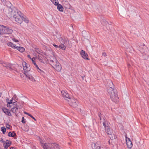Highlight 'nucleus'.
<instances>
[{"instance_id":"f257e3e1","label":"nucleus","mask_w":149,"mask_h":149,"mask_svg":"<svg viewBox=\"0 0 149 149\" xmlns=\"http://www.w3.org/2000/svg\"><path fill=\"white\" fill-rule=\"evenodd\" d=\"M107 92L112 100L115 102L118 101L119 98L117 95L116 90L114 89V86L113 87H109L108 88Z\"/></svg>"},{"instance_id":"f03ea898","label":"nucleus","mask_w":149,"mask_h":149,"mask_svg":"<svg viewBox=\"0 0 149 149\" xmlns=\"http://www.w3.org/2000/svg\"><path fill=\"white\" fill-rule=\"evenodd\" d=\"M8 17L9 18L13 17L19 13V11L17 8L14 7L6 8L5 10Z\"/></svg>"},{"instance_id":"7ed1b4c3","label":"nucleus","mask_w":149,"mask_h":149,"mask_svg":"<svg viewBox=\"0 0 149 149\" xmlns=\"http://www.w3.org/2000/svg\"><path fill=\"white\" fill-rule=\"evenodd\" d=\"M67 101L70 105L74 108L77 107L79 104L77 100L73 97L68 98Z\"/></svg>"},{"instance_id":"20e7f679","label":"nucleus","mask_w":149,"mask_h":149,"mask_svg":"<svg viewBox=\"0 0 149 149\" xmlns=\"http://www.w3.org/2000/svg\"><path fill=\"white\" fill-rule=\"evenodd\" d=\"M12 32V30L3 25H0V36L5 34L10 33Z\"/></svg>"},{"instance_id":"39448f33","label":"nucleus","mask_w":149,"mask_h":149,"mask_svg":"<svg viewBox=\"0 0 149 149\" xmlns=\"http://www.w3.org/2000/svg\"><path fill=\"white\" fill-rule=\"evenodd\" d=\"M50 62L53 63V65L54 66L53 67L56 71L58 72L61 71L62 69V67L61 64L58 61L56 60L54 61L51 60Z\"/></svg>"},{"instance_id":"423d86ee","label":"nucleus","mask_w":149,"mask_h":149,"mask_svg":"<svg viewBox=\"0 0 149 149\" xmlns=\"http://www.w3.org/2000/svg\"><path fill=\"white\" fill-rule=\"evenodd\" d=\"M103 120H104L103 124L104 127L106 132L108 134H111V132L110 130V128L108 126L107 122L105 120L104 118H103Z\"/></svg>"},{"instance_id":"0eeeda50","label":"nucleus","mask_w":149,"mask_h":149,"mask_svg":"<svg viewBox=\"0 0 149 149\" xmlns=\"http://www.w3.org/2000/svg\"><path fill=\"white\" fill-rule=\"evenodd\" d=\"M15 102H16V100H15V102L13 103V105L11 107V108L10 110V111L14 113L19 112L18 109L19 106L17 105Z\"/></svg>"},{"instance_id":"6e6552de","label":"nucleus","mask_w":149,"mask_h":149,"mask_svg":"<svg viewBox=\"0 0 149 149\" xmlns=\"http://www.w3.org/2000/svg\"><path fill=\"white\" fill-rule=\"evenodd\" d=\"M22 13L20 12H19V13L16 16L13 18L15 19V21L17 23L20 24L22 22V17L21 16Z\"/></svg>"},{"instance_id":"1a4fd4ad","label":"nucleus","mask_w":149,"mask_h":149,"mask_svg":"<svg viewBox=\"0 0 149 149\" xmlns=\"http://www.w3.org/2000/svg\"><path fill=\"white\" fill-rule=\"evenodd\" d=\"M93 144L92 145V148L93 149H104L102 146L101 143L100 141H97L94 143V146H93Z\"/></svg>"},{"instance_id":"9d476101","label":"nucleus","mask_w":149,"mask_h":149,"mask_svg":"<svg viewBox=\"0 0 149 149\" xmlns=\"http://www.w3.org/2000/svg\"><path fill=\"white\" fill-rule=\"evenodd\" d=\"M0 63L2 64L3 66L7 68V69L9 70L13 69L12 66L13 65L8 63H3V61L0 60Z\"/></svg>"},{"instance_id":"9b49d317","label":"nucleus","mask_w":149,"mask_h":149,"mask_svg":"<svg viewBox=\"0 0 149 149\" xmlns=\"http://www.w3.org/2000/svg\"><path fill=\"white\" fill-rule=\"evenodd\" d=\"M61 94L62 96L64 97L65 100L68 101V98H70L69 94L67 92L64 91H61Z\"/></svg>"},{"instance_id":"f8f14e48","label":"nucleus","mask_w":149,"mask_h":149,"mask_svg":"<svg viewBox=\"0 0 149 149\" xmlns=\"http://www.w3.org/2000/svg\"><path fill=\"white\" fill-rule=\"evenodd\" d=\"M81 55L84 59L88 60V56L85 51L82 50L81 52Z\"/></svg>"},{"instance_id":"ddd939ff","label":"nucleus","mask_w":149,"mask_h":149,"mask_svg":"<svg viewBox=\"0 0 149 149\" xmlns=\"http://www.w3.org/2000/svg\"><path fill=\"white\" fill-rule=\"evenodd\" d=\"M3 112L6 115L9 116H11L12 115L10 112L8 111V110L5 108L3 107L2 108Z\"/></svg>"},{"instance_id":"4468645a","label":"nucleus","mask_w":149,"mask_h":149,"mask_svg":"<svg viewBox=\"0 0 149 149\" xmlns=\"http://www.w3.org/2000/svg\"><path fill=\"white\" fill-rule=\"evenodd\" d=\"M57 6V9L60 12H63V11L64 8L63 6L59 3L56 4Z\"/></svg>"},{"instance_id":"2eb2a0df","label":"nucleus","mask_w":149,"mask_h":149,"mask_svg":"<svg viewBox=\"0 0 149 149\" xmlns=\"http://www.w3.org/2000/svg\"><path fill=\"white\" fill-rule=\"evenodd\" d=\"M11 144V143L10 141H8V142H5L3 143V146H4L5 149H7L10 146Z\"/></svg>"},{"instance_id":"dca6fc26","label":"nucleus","mask_w":149,"mask_h":149,"mask_svg":"<svg viewBox=\"0 0 149 149\" xmlns=\"http://www.w3.org/2000/svg\"><path fill=\"white\" fill-rule=\"evenodd\" d=\"M59 41L63 44H65L68 41H69L67 38H62Z\"/></svg>"},{"instance_id":"f3484780","label":"nucleus","mask_w":149,"mask_h":149,"mask_svg":"<svg viewBox=\"0 0 149 149\" xmlns=\"http://www.w3.org/2000/svg\"><path fill=\"white\" fill-rule=\"evenodd\" d=\"M126 144L127 147L131 149L132 146L133 145L131 141H129L126 142Z\"/></svg>"},{"instance_id":"a211bd4d","label":"nucleus","mask_w":149,"mask_h":149,"mask_svg":"<svg viewBox=\"0 0 149 149\" xmlns=\"http://www.w3.org/2000/svg\"><path fill=\"white\" fill-rule=\"evenodd\" d=\"M7 45L8 46L10 47L16 49L17 47V46L15 45L10 42H8Z\"/></svg>"},{"instance_id":"6ab92c4d","label":"nucleus","mask_w":149,"mask_h":149,"mask_svg":"<svg viewBox=\"0 0 149 149\" xmlns=\"http://www.w3.org/2000/svg\"><path fill=\"white\" fill-rule=\"evenodd\" d=\"M14 97H13L12 99H11L10 100V102H9L8 103V104H7V106L8 107H11L13 105V103L14 102H13V98H14Z\"/></svg>"},{"instance_id":"aec40b11","label":"nucleus","mask_w":149,"mask_h":149,"mask_svg":"<svg viewBox=\"0 0 149 149\" xmlns=\"http://www.w3.org/2000/svg\"><path fill=\"white\" fill-rule=\"evenodd\" d=\"M6 5L7 8H10L12 7H13L12 6V5L11 3L9 1H6Z\"/></svg>"},{"instance_id":"412c9836","label":"nucleus","mask_w":149,"mask_h":149,"mask_svg":"<svg viewBox=\"0 0 149 149\" xmlns=\"http://www.w3.org/2000/svg\"><path fill=\"white\" fill-rule=\"evenodd\" d=\"M23 69L25 72V73H24V74H25V75L26 76H27V74H26L25 73H26V72H28V71L30 70V68L28 67L27 65L25 67H24V68Z\"/></svg>"},{"instance_id":"4be33fe9","label":"nucleus","mask_w":149,"mask_h":149,"mask_svg":"<svg viewBox=\"0 0 149 149\" xmlns=\"http://www.w3.org/2000/svg\"><path fill=\"white\" fill-rule=\"evenodd\" d=\"M8 136L10 137H14L16 136V134L14 132H9L8 133Z\"/></svg>"},{"instance_id":"5701e85b","label":"nucleus","mask_w":149,"mask_h":149,"mask_svg":"<svg viewBox=\"0 0 149 149\" xmlns=\"http://www.w3.org/2000/svg\"><path fill=\"white\" fill-rule=\"evenodd\" d=\"M20 52H23L25 51V49L22 47H18L17 46V47L16 48Z\"/></svg>"},{"instance_id":"b1692460","label":"nucleus","mask_w":149,"mask_h":149,"mask_svg":"<svg viewBox=\"0 0 149 149\" xmlns=\"http://www.w3.org/2000/svg\"><path fill=\"white\" fill-rule=\"evenodd\" d=\"M58 48H59L60 49H61L63 50H65L66 48V47L64 45V44L62 43L58 46Z\"/></svg>"},{"instance_id":"393cba45","label":"nucleus","mask_w":149,"mask_h":149,"mask_svg":"<svg viewBox=\"0 0 149 149\" xmlns=\"http://www.w3.org/2000/svg\"><path fill=\"white\" fill-rule=\"evenodd\" d=\"M35 58L33 57L32 58V62L34 64L35 66L36 67L37 69H38V66L36 64V63L35 61Z\"/></svg>"},{"instance_id":"a878e982","label":"nucleus","mask_w":149,"mask_h":149,"mask_svg":"<svg viewBox=\"0 0 149 149\" xmlns=\"http://www.w3.org/2000/svg\"><path fill=\"white\" fill-rule=\"evenodd\" d=\"M42 146L44 149H48L49 148V146L46 143H45L44 144H42Z\"/></svg>"},{"instance_id":"bb28decb","label":"nucleus","mask_w":149,"mask_h":149,"mask_svg":"<svg viewBox=\"0 0 149 149\" xmlns=\"http://www.w3.org/2000/svg\"><path fill=\"white\" fill-rule=\"evenodd\" d=\"M22 20L24 21L26 23H28L29 22V20L27 18L24 17L23 16L22 17Z\"/></svg>"},{"instance_id":"cd10ccee","label":"nucleus","mask_w":149,"mask_h":149,"mask_svg":"<svg viewBox=\"0 0 149 149\" xmlns=\"http://www.w3.org/2000/svg\"><path fill=\"white\" fill-rule=\"evenodd\" d=\"M24 113L26 114L27 115H28L30 117H31V118H32L33 119L35 120L36 121V119H35L32 115L31 114H29V113L26 112H24Z\"/></svg>"},{"instance_id":"c85d7f7f","label":"nucleus","mask_w":149,"mask_h":149,"mask_svg":"<svg viewBox=\"0 0 149 149\" xmlns=\"http://www.w3.org/2000/svg\"><path fill=\"white\" fill-rule=\"evenodd\" d=\"M51 145L52 146H53L54 147H56V148H59L58 147L59 145L58 144H57L56 143H52L51 144Z\"/></svg>"},{"instance_id":"c756f323","label":"nucleus","mask_w":149,"mask_h":149,"mask_svg":"<svg viewBox=\"0 0 149 149\" xmlns=\"http://www.w3.org/2000/svg\"><path fill=\"white\" fill-rule=\"evenodd\" d=\"M1 130L2 131L3 133L4 134L6 132V128L4 127H1Z\"/></svg>"},{"instance_id":"7c9ffc66","label":"nucleus","mask_w":149,"mask_h":149,"mask_svg":"<svg viewBox=\"0 0 149 149\" xmlns=\"http://www.w3.org/2000/svg\"><path fill=\"white\" fill-rule=\"evenodd\" d=\"M56 38L59 40H60L62 37L61 36L60 34L58 33H56Z\"/></svg>"},{"instance_id":"2f4dec72","label":"nucleus","mask_w":149,"mask_h":149,"mask_svg":"<svg viewBox=\"0 0 149 149\" xmlns=\"http://www.w3.org/2000/svg\"><path fill=\"white\" fill-rule=\"evenodd\" d=\"M56 6V4L59 3L58 2V1H51Z\"/></svg>"},{"instance_id":"473e14b6","label":"nucleus","mask_w":149,"mask_h":149,"mask_svg":"<svg viewBox=\"0 0 149 149\" xmlns=\"http://www.w3.org/2000/svg\"><path fill=\"white\" fill-rule=\"evenodd\" d=\"M143 58H144L145 60H146L148 59V55H146V54H145V55H143Z\"/></svg>"},{"instance_id":"72a5a7b5","label":"nucleus","mask_w":149,"mask_h":149,"mask_svg":"<svg viewBox=\"0 0 149 149\" xmlns=\"http://www.w3.org/2000/svg\"><path fill=\"white\" fill-rule=\"evenodd\" d=\"M39 141H40V143L41 144V146H42V144H44L45 143H44L42 140V139H39Z\"/></svg>"},{"instance_id":"f704fd0d","label":"nucleus","mask_w":149,"mask_h":149,"mask_svg":"<svg viewBox=\"0 0 149 149\" xmlns=\"http://www.w3.org/2000/svg\"><path fill=\"white\" fill-rule=\"evenodd\" d=\"M125 138H126V142H127V141H131L129 138H128L127 137L126 134V135H125Z\"/></svg>"},{"instance_id":"c9c22d12","label":"nucleus","mask_w":149,"mask_h":149,"mask_svg":"<svg viewBox=\"0 0 149 149\" xmlns=\"http://www.w3.org/2000/svg\"><path fill=\"white\" fill-rule=\"evenodd\" d=\"M10 125L8 124L6 125V127L7 129H10Z\"/></svg>"},{"instance_id":"e433bc0d","label":"nucleus","mask_w":149,"mask_h":149,"mask_svg":"<svg viewBox=\"0 0 149 149\" xmlns=\"http://www.w3.org/2000/svg\"><path fill=\"white\" fill-rule=\"evenodd\" d=\"M22 65L24 68V67H25L27 65L26 63V62H24V63H23Z\"/></svg>"},{"instance_id":"4c0bfd02","label":"nucleus","mask_w":149,"mask_h":149,"mask_svg":"<svg viewBox=\"0 0 149 149\" xmlns=\"http://www.w3.org/2000/svg\"><path fill=\"white\" fill-rule=\"evenodd\" d=\"M25 119H24V117H23L22 118V122L24 123H25V122L24 121V120Z\"/></svg>"},{"instance_id":"58836bf2","label":"nucleus","mask_w":149,"mask_h":149,"mask_svg":"<svg viewBox=\"0 0 149 149\" xmlns=\"http://www.w3.org/2000/svg\"><path fill=\"white\" fill-rule=\"evenodd\" d=\"M113 135V136H112V137H110L111 139H115L116 138V136L114 135V134Z\"/></svg>"},{"instance_id":"ea45409f","label":"nucleus","mask_w":149,"mask_h":149,"mask_svg":"<svg viewBox=\"0 0 149 149\" xmlns=\"http://www.w3.org/2000/svg\"><path fill=\"white\" fill-rule=\"evenodd\" d=\"M102 55L103 56H104V57L106 56H107L106 54V53L105 52H104L102 53Z\"/></svg>"},{"instance_id":"a19ab883","label":"nucleus","mask_w":149,"mask_h":149,"mask_svg":"<svg viewBox=\"0 0 149 149\" xmlns=\"http://www.w3.org/2000/svg\"><path fill=\"white\" fill-rule=\"evenodd\" d=\"M0 141L2 143H5V141H3V139L2 138L1 139Z\"/></svg>"},{"instance_id":"79ce46f5","label":"nucleus","mask_w":149,"mask_h":149,"mask_svg":"<svg viewBox=\"0 0 149 149\" xmlns=\"http://www.w3.org/2000/svg\"><path fill=\"white\" fill-rule=\"evenodd\" d=\"M53 45L56 48H58V46L57 45H56V44H53Z\"/></svg>"},{"instance_id":"37998d69","label":"nucleus","mask_w":149,"mask_h":149,"mask_svg":"<svg viewBox=\"0 0 149 149\" xmlns=\"http://www.w3.org/2000/svg\"><path fill=\"white\" fill-rule=\"evenodd\" d=\"M38 70H39V71H38V72L40 73H41V72H43L42 71L41 69H40L39 67H38V69H37Z\"/></svg>"},{"instance_id":"c03bdc74","label":"nucleus","mask_w":149,"mask_h":149,"mask_svg":"<svg viewBox=\"0 0 149 149\" xmlns=\"http://www.w3.org/2000/svg\"><path fill=\"white\" fill-rule=\"evenodd\" d=\"M6 101L7 103V104H8V103L10 102V100L8 98L6 100Z\"/></svg>"},{"instance_id":"a18cd8bd","label":"nucleus","mask_w":149,"mask_h":149,"mask_svg":"<svg viewBox=\"0 0 149 149\" xmlns=\"http://www.w3.org/2000/svg\"><path fill=\"white\" fill-rule=\"evenodd\" d=\"M104 20L105 21V24H103L104 25L105 24L107 25V24H108V23L107 22V21H106L105 20V19H104Z\"/></svg>"},{"instance_id":"49530a36","label":"nucleus","mask_w":149,"mask_h":149,"mask_svg":"<svg viewBox=\"0 0 149 149\" xmlns=\"http://www.w3.org/2000/svg\"><path fill=\"white\" fill-rule=\"evenodd\" d=\"M27 57H28V58H30V59H31V60H32V58H31V56H30V55H28V56H27Z\"/></svg>"},{"instance_id":"de8ad7c7","label":"nucleus","mask_w":149,"mask_h":149,"mask_svg":"<svg viewBox=\"0 0 149 149\" xmlns=\"http://www.w3.org/2000/svg\"><path fill=\"white\" fill-rule=\"evenodd\" d=\"M98 116H99V117H100L101 116H102L101 113H99V114H98Z\"/></svg>"},{"instance_id":"09e8293b","label":"nucleus","mask_w":149,"mask_h":149,"mask_svg":"<svg viewBox=\"0 0 149 149\" xmlns=\"http://www.w3.org/2000/svg\"><path fill=\"white\" fill-rule=\"evenodd\" d=\"M13 41L16 42H18V40L15 39L13 40Z\"/></svg>"},{"instance_id":"8fccbe9b","label":"nucleus","mask_w":149,"mask_h":149,"mask_svg":"<svg viewBox=\"0 0 149 149\" xmlns=\"http://www.w3.org/2000/svg\"><path fill=\"white\" fill-rule=\"evenodd\" d=\"M10 149H15V148L13 147H11L10 148Z\"/></svg>"},{"instance_id":"3c124183","label":"nucleus","mask_w":149,"mask_h":149,"mask_svg":"<svg viewBox=\"0 0 149 149\" xmlns=\"http://www.w3.org/2000/svg\"><path fill=\"white\" fill-rule=\"evenodd\" d=\"M99 118H100V120H102V116H101L100 117H99Z\"/></svg>"},{"instance_id":"603ef678","label":"nucleus","mask_w":149,"mask_h":149,"mask_svg":"<svg viewBox=\"0 0 149 149\" xmlns=\"http://www.w3.org/2000/svg\"><path fill=\"white\" fill-rule=\"evenodd\" d=\"M81 77H82V79H84V77H85V76H82Z\"/></svg>"},{"instance_id":"864d4df0","label":"nucleus","mask_w":149,"mask_h":149,"mask_svg":"<svg viewBox=\"0 0 149 149\" xmlns=\"http://www.w3.org/2000/svg\"><path fill=\"white\" fill-rule=\"evenodd\" d=\"M38 59L40 60H42L41 59V58H40V57L38 58Z\"/></svg>"},{"instance_id":"5fc2aeb1","label":"nucleus","mask_w":149,"mask_h":149,"mask_svg":"<svg viewBox=\"0 0 149 149\" xmlns=\"http://www.w3.org/2000/svg\"><path fill=\"white\" fill-rule=\"evenodd\" d=\"M8 141H9L8 140H6V142H8Z\"/></svg>"},{"instance_id":"6e6d98bb","label":"nucleus","mask_w":149,"mask_h":149,"mask_svg":"<svg viewBox=\"0 0 149 149\" xmlns=\"http://www.w3.org/2000/svg\"><path fill=\"white\" fill-rule=\"evenodd\" d=\"M110 82L113 85V84L111 81H110Z\"/></svg>"},{"instance_id":"4d7b16f0","label":"nucleus","mask_w":149,"mask_h":149,"mask_svg":"<svg viewBox=\"0 0 149 149\" xmlns=\"http://www.w3.org/2000/svg\"><path fill=\"white\" fill-rule=\"evenodd\" d=\"M1 93H0V97H1Z\"/></svg>"},{"instance_id":"13d9d810","label":"nucleus","mask_w":149,"mask_h":149,"mask_svg":"<svg viewBox=\"0 0 149 149\" xmlns=\"http://www.w3.org/2000/svg\"><path fill=\"white\" fill-rule=\"evenodd\" d=\"M28 77L29 79H30L31 78H30V77H29L28 76Z\"/></svg>"}]
</instances>
